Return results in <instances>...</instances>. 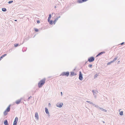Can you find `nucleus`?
Returning a JSON list of instances; mask_svg holds the SVG:
<instances>
[{"mask_svg": "<svg viewBox=\"0 0 125 125\" xmlns=\"http://www.w3.org/2000/svg\"><path fill=\"white\" fill-rule=\"evenodd\" d=\"M45 78H44L40 81L38 84V87L39 88H41L42 87L45 83Z\"/></svg>", "mask_w": 125, "mask_h": 125, "instance_id": "1", "label": "nucleus"}, {"mask_svg": "<svg viewBox=\"0 0 125 125\" xmlns=\"http://www.w3.org/2000/svg\"><path fill=\"white\" fill-rule=\"evenodd\" d=\"M70 73L69 72H64L62 73L60 76L62 75L63 76H68L69 75Z\"/></svg>", "mask_w": 125, "mask_h": 125, "instance_id": "2", "label": "nucleus"}, {"mask_svg": "<svg viewBox=\"0 0 125 125\" xmlns=\"http://www.w3.org/2000/svg\"><path fill=\"white\" fill-rule=\"evenodd\" d=\"M79 79L80 80H82L83 79V74L81 71L79 72Z\"/></svg>", "mask_w": 125, "mask_h": 125, "instance_id": "3", "label": "nucleus"}, {"mask_svg": "<svg viewBox=\"0 0 125 125\" xmlns=\"http://www.w3.org/2000/svg\"><path fill=\"white\" fill-rule=\"evenodd\" d=\"M94 57L92 56L89 58L88 59V61L89 62H92L94 61Z\"/></svg>", "mask_w": 125, "mask_h": 125, "instance_id": "4", "label": "nucleus"}, {"mask_svg": "<svg viewBox=\"0 0 125 125\" xmlns=\"http://www.w3.org/2000/svg\"><path fill=\"white\" fill-rule=\"evenodd\" d=\"M63 104L62 103H57L56 104V106L59 107L61 108L62 107Z\"/></svg>", "mask_w": 125, "mask_h": 125, "instance_id": "5", "label": "nucleus"}, {"mask_svg": "<svg viewBox=\"0 0 125 125\" xmlns=\"http://www.w3.org/2000/svg\"><path fill=\"white\" fill-rule=\"evenodd\" d=\"M88 0H78L77 1V2L79 3H80L86 2Z\"/></svg>", "mask_w": 125, "mask_h": 125, "instance_id": "6", "label": "nucleus"}, {"mask_svg": "<svg viewBox=\"0 0 125 125\" xmlns=\"http://www.w3.org/2000/svg\"><path fill=\"white\" fill-rule=\"evenodd\" d=\"M10 106L11 105L10 104L7 107V108H6V110H5L6 111H7V112H9L10 111Z\"/></svg>", "mask_w": 125, "mask_h": 125, "instance_id": "7", "label": "nucleus"}, {"mask_svg": "<svg viewBox=\"0 0 125 125\" xmlns=\"http://www.w3.org/2000/svg\"><path fill=\"white\" fill-rule=\"evenodd\" d=\"M105 53V52H100L98 53V54L96 56V57H97L99 56L102 55V54H103L104 53Z\"/></svg>", "mask_w": 125, "mask_h": 125, "instance_id": "8", "label": "nucleus"}, {"mask_svg": "<svg viewBox=\"0 0 125 125\" xmlns=\"http://www.w3.org/2000/svg\"><path fill=\"white\" fill-rule=\"evenodd\" d=\"M35 117L36 119H39V116L38 113L37 112H36L35 113Z\"/></svg>", "mask_w": 125, "mask_h": 125, "instance_id": "9", "label": "nucleus"}, {"mask_svg": "<svg viewBox=\"0 0 125 125\" xmlns=\"http://www.w3.org/2000/svg\"><path fill=\"white\" fill-rule=\"evenodd\" d=\"M21 99H20L19 100H17L16 101L15 103L17 104H19L21 102Z\"/></svg>", "mask_w": 125, "mask_h": 125, "instance_id": "10", "label": "nucleus"}, {"mask_svg": "<svg viewBox=\"0 0 125 125\" xmlns=\"http://www.w3.org/2000/svg\"><path fill=\"white\" fill-rule=\"evenodd\" d=\"M4 124L5 125H9V124L7 120H5L4 122Z\"/></svg>", "mask_w": 125, "mask_h": 125, "instance_id": "11", "label": "nucleus"}, {"mask_svg": "<svg viewBox=\"0 0 125 125\" xmlns=\"http://www.w3.org/2000/svg\"><path fill=\"white\" fill-rule=\"evenodd\" d=\"M61 17L60 16H59L57 18H56L55 20H54V24H55L56 22L58 20V19Z\"/></svg>", "mask_w": 125, "mask_h": 125, "instance_id": "12", "label": "nucleus"}, {"mask_svg": "<svg viewBox=\"0 0 125 125\" xmlns=\"http://www.w3.org/2000/svg\"><path fill=\"white\" fill-rule=\"evenodd\" d=\"M45 112L46 114H49V112L48 109L46 107H45Z\"/></svg>", "mask_w": 125, "mask_h": 125, "instance_id": "13", "label": "nucleus"}, {"mask_svg": "<svg viewBox=\"0 0 125 125\" xmlns=\"http://www.w3.org/2000/svg\"><path fill=\"white\" fill-rule=\"evenodd\" d=\"M77 75V74L76 73H74L73 72H71V75L72 76H74L76 75Z\"/></svg>", "mask_w": 125, "mask_h": 125, "instance_id": "14", "label": "nucleus"}, {"mask_svg": "<svg viewBox=\"0 0 125 125\" xmlns=\"http://www.w3.org/2000/svg\"><path fill=\"white\" fill-rule=\"evenodd\" d=\"M7 54H5L1 56L0 58V61L4 57L6 56Z\"/></svg>", "mask_w": 125, "mask_h": 125, "instance_id": "15", "label": "nucleus"}, {"mask_svg": "<svg viewBox=\"0 0 125 125\" xmlns=\"http://www.w3.org/2000/svg\"><path fill=\"white\" fill-rule=\"evenodd\" d=\"M18 120V118L17 117H16L15 118L14 122H17Z\"/></svg>", "mask_w": 125, "mask_h": 125, "instance_id": "16", "label": "nucleus"}, {"mask_svg": "<svg viewBox=\"0 0 125 125\" xmlns=\"http://www.w3.org/2000/svg\"><path fill=\"white\" fill-rule=\"evenodd\" d=\"M100 109L102 111H103L104 112H106L107 111V110H106L104 109L101 107H100Z\"/></svg>", "mask_w": 125, "mask_h": 125, "instance_id": "17", "label": "nucleus"}, {"mask_svg": "<svg viewBox=\"0 0 125 125\" xmlns=\"http://www.w3.org/2000/svg\"><path fill=\"white\" fill-rule=\"evenodd\" d=\"M14 46L15 47H18L19 46H20V45H19V44L18 43H14Z\"/></svg>", "mask_w": 125, "mask_h": 125, "instance_id": "18", "label": "nucleus"}, {"mask_svg": "<svg viewBox=\"0 0 125 125\" xmlns=\"http://www.w3.org/2000/svg\"><path fill=\"white\" fill-rule=\"evenodd\" d=\"M49 22V24L51 25H52L53 23L54 24V21L52 20L50 21Z\"/></svg>", "mask_w": 125, "mask_h": 125, "instance_id": "19", "label": "nucleus"}, {"mask_svg": "<svg viewBox=\"0 0 125 125\" xmlns=\"http://www.w3.org/2000/svg\"><path fill=\"white\" fill-rule=\"evenodd\" d=\"M118 57H116L115 58H114V59L112 61L113 62H114L115 61L118 59Z\"/></svg>", "mask_w": 125, "mask_h": 125, "instance_id": "20", "label": "nucleus"}, {"mask_svg": "<svg viewBox=\"0 0 125 125\" xmlns=\"http://www.w3.org/2000/svg\"><path fill=\"white\" fill-rule=\"evenodd\" d=\"M2 10L3 11L5 12L7 11V9L5 8H3L2 9Z\"/></svg>", "mask_w": 125, "mask_h": 125, "instance_id": "21", "label": "nucleus"}, {"mask_svg": "<svg viewBox=\"0 0 125 125\" xmlns=\"http://www.w3.org/2000/svg\"><path fill=\"white\" fill-rule=\"evenodd\" d=\"M7 112V111L5 110L4 112L3 113H4V115L5 116H6L7 115V114H8L7 112Z\"/></svg>", "mask_w": 125, "mask_h": 125, "instance_id": "22", "label": "nucleus"}, {"mask_svg": "<svg viewBox=\"0 0 125 125\" xmlns=\"http://www.w3.org/2000/svg\"><path fill=\"white\" fill-rule=\"evenodd\" d=\"M119 115H123V111H121L119 113Z\"/></svg>", "mask_w": 125, "mask_h": 125, "instance_id": "23", "label": "nucleus"}, {"mask_svg": "<svg viewBox=\"0 0 125 125\" xmlns=\"http://www.w3.org/2000/svg\"><path fill=\"white\" fill-rule=\"evenodd\" d=\"M113 61H112L110 62H108L107 63V65H109L110 64H111L112 63H113Z\"/></svg>", "mask_w": 125, "mask_h": 125, "instance_id": "24", "label": "nucleus"}, {"mask_svg": "<svg viewBox=\"0 0 125 125\" xmlns=\"http://www.w3.org/2000/svg\"><path fill=\"white\" fill-rule=\"evenodd\" d=\"M86 102L89 103V104H93L92 102H90V101H86Z\"/></svg>", "mask_w": 125, "mask_h": 125, "instance_id": "25", "label": "nucleus"}, {"mask_svg": "<svg viewBox=\"0 0 125 125\" xmlns=\"http://www.w3.org/2000/svg\"><path fill=\"white\" fill-rule=\"evenodd\" d=\"M98 75V74H96L94 76V78H97V77Z\"/></svg>", "mask_w": 125, "mask_h": 125, "instance_id": "26", "label": "nucleus"}, {"mask_svg": "<svg viewBox=\"0 0 125 125\" xmlns=\"http://www.w3.org/2000/svg\"><path fill=\"white\" fill-rule=\"evenodd\" d=\"M34 30L36 32H38L39 31L38 30L37 28H34Z\"/></svg>", "mask_w": 125, "mask_h": 125, "instance_id": "27", "label": "nucleus"}, {"mask_svg": "<svg viewBox=\"0 0 125 125\" xmlns=\"http://www.w3.org/2000/svg\"><path fill=\"white\" fill-rule=\"evenodd\" d=\"M92 65L90 64H89L88 65V66L90 68H91L92 67Z\"/></svg>", "mask_w": 125, "mask_h": 125, "instance_id": "28", "label": "nucleus"}, {"mask_svg": "<svg viewBox=\"0 0 125 125\" xmlns=\"http://www.w3.org/2000/svg\"><path fill=\"white\" fill-rule=\"evenodd\" d=\"M13 0L10 1L8 2V3L9 4H10L12 3L13 2Z\"/></svg>", "mask_w": 125, "mask_h": 125, "instance_id": "29", "label": "nucleus"}, {"mask_svg": "<svg viewBox=\"0 0 125 125\" xmlns=\"http://www.w3.org/2000/svg\"><path fill=\"white\" fill-rule=\"evenodd\" d=\"M32 97L31 96H30V97H29L28 98V99L27 100L28 101H29V100Z\"/></svg>", "mask_w": 125, "mask_h": 125, "instance_id": "30", "label": "nucleus"}, {"mask_svg": "<svg viewBox=\"0 0 125 125\" xmlns=\"http://www.w3.org/2000/svg\"><path fill=\"white\" fill-rule=\"evenodd\" d=\"M17 122H14L13 125H17Z\"/></svg>", "mask_w": 125, "mask_h": 125, "instance_id": "31", "label": "nucleus"}, {"mask_svg": "<svg viewBox=\"0 0 125 125\" xmlns=\"http://www.w3.org/2000/svg\"><path fill=\"white\" fill-rule=\"evenodd\" d=\"M17 122H14L13 125H17Z\"/></svg>", "mask_w": 125, "mask_h": 125, "instance_id": "32", "label": "nucleus"}, {"mask_svg": "<svg viewBox=\"0 0 125 125\" xmlns=\"http://www.w3.org/2000/svg\"><path fill=\"white\" fill-rule=\"evenodd\" d=\"M51 17H52V16H51V14H50L49 15L48 18L51 19Z\"/></svg>", "mask_w": 125, "mask_h": 125, "instance_id": "33", "label": "nucleus"}, {"mask_svg": "<svg viewBox=\"0 0 125 125\" xmlns=\"http://www.w3.org/2000/svg\"><path fill=\"white\" fill-rule=\"evenodd\" d=\"M93 93L94 94V95H95L94 94L95 93V92L94 91V90H92Z\"/></svg>", "mask_w": 125, "mask_h": 125, "instance_id": "34", "label": "nucleus"}, {"mask_svg": "<svg viewBox=\"0 0 125 125\" xmlns=\"http://www.w3.org/2000/svg\"><path fill=\"white\" fill-rule=\"evenodd\" d=\"M95 107H96L97 108H99L100 109V107L99 106H98V105H95Z\"/></svg>", "mask_w": 125, "mask_h": 125, "instance_id": "35", "label": "nucleus"}, {"mask_svg": "<svg viewBox=\"0 0 125 125\" xmlns=\"http://www.w3.org/2000/svg\"><path fill=\"white\" fill-rule=\"evenodd\" d=\"M124 43H125L124 42H122V43H121L120 44H119L118 45H123L124 44Z\"/></svg>", "mask_w": 125, "mask_h": 125, "instance_id": "36", "label": "nucleus"}, {"mask_svg": "<svg viewBox=\"0 0 125 125\" xmlns=\"http://www.w3.org/2000/svg\"><path fill=\"white\" fill-rule=\"evenodd\" d=\"M50 19H51L48 18L47 21H48V22H49L50 21H51L50 20Z\"/></svg>", "mask_w": 125, "mask_h": 125, "instance_id": "37", "label": "nucleus"}, {"mask_svg": "<svg viewBox=\"0 0 125 125\" xmlns=\"http://www.w3.org/2000/svg\"><path fill=\"white\" fill-rule=\"evenodd\" d=\"M37 22L38 23H40V21L39 20H38L37 21Z\"/></svg>", "mask_w": 125, "mask_h": 125, "instance_id": "38", "label": "nucleus"}, {"mask_svg": "<svg viewBox=\"0 0 125 125\" xmlns=\"http://www.w3.org/2000/svg\"><path fill=\"white\" fill-rule=\"evenodd\" d=\"M88 62V61H87L85 63V65L86 64H87V62Z\"/></svg>", "mask_w": 125, "mask_h": 125, "instance_id": "39", "label": "nucleus"}, {"mask_svg": "<svg viewBox=\"0 0 125 125\" xmlns=\"http://www.w3.org/2000/svg\"><path fill=\"white\" fill-rule=\"evenodd\" d=\"M61 96L62 95V92H61Z\"/></svg>", "mask_w": 125, "mask_h": 125, "instance_id": "40", "label": "nucleus"}, {"mask_svg": "<svg viewBox=\"0 0 125 125\" xmlns=\"http://www.w3.org/2000/svg\"><path fill=\"white\" fill-rule=\"evenodd\" d=\"M93 105H94V106H95V105H96L95 104H92Z\"/></svg>", "mask_w": 125, "mask_h": 125, "instance_id": "41", "label": "nucleus"}, {"mask_svg": "<svg viewBox=\"0 0 125 125\" xmlns=\"http://www.w3.org/2000/svg\"><path fill=\"white\" fill-rule=\"evenodd\" d=\"M24 42V41H23V42H22V43H20V44H22Z\"/></svg>", "mask_w": 125, "mask_h": 125, "instance_id": "42", "label": "nucleus"}, {"mask_svg": "<svg viewBox=\"0 0 125 125\" xmlns=\"http://www.w3.org/2000/svg\"><path fill=\"white\" fill-rule=\"evenodd\" d=\"M48 105L49 106H50L51 105V104L50 103H49Z\"/></svg>", "mask_w": 125, "mask_h": 125, "instance_id": "43", "label": "nucleus"}, {"mask_svg": "<svg viewBox=\"0 0 125 125\" xmlns=\"http://www.w3.org/2000/svg\"><path fill=\"white\" fill-rule=\"evenodd\" d=\"M56 6H54V8H55V9H56Z\"/></svg>", "mask_w": 125, "mask_h": 125, "instance_id": "44", "label": "nucleus"}, {"mask_svg": "<svg viewBox=\"0 0 125 125\" xmlns=\"http://www.w3.org/2000/svg\"><path fill=\"white\" fill-rule=\"evenodd\" d=\"M102 121L103 122V123H105V122H104V121Z\"/></svg>", "mask_w": 125, "mask_h": 125, "instance_id": "45", "label": "nucleus"}, {"mask_svg": "<svg viewBox=\"0 0 125 125\" xmlns=\"http://www.w3.org/2000/svg\"><path fill=\"white\" fill-rule=\"evenodd\" d=\"M35 92H36V91H34V93H33L32 94L33 95L34 94Z\"/></svg>", "mask_w": 125, "mask_h": 125, "instance_id": "46", "label": "nucleus"}, {"mask_svg": "<svg viewBox=\"0 0 125 125\" xmlns=\"http://www.w3.org/2000/svg\"><path fill=\"white\" fill-rule=\"evenodd\" d=\"M15 21H17V20H14Z\"/></svg>", "mask_w": 125, "mask_h": 125, "instance_id": "47", "label": "nucleus"}, {"mask_svg": "<svg viewBox=\"0 0 125 125\" xmlns=\"http://www.w3.org/2000/svg\"><path fill=\"white\" fill-rule=\"evenodd\" d=\"M76 69V68H75L74 70H73V71H74Z\"/></svg>", "mask_w": 125, "mask_h": 125, "instance_id": "48", "label": "nucleus"}, {"mask_svg": "<svg viewBox=\"0 0 125 125\" xmlns=\"http://www.w3.org/2000/svg\"><path fill=\"white\" fill-rule=\"evenodd\" d=\"M119 62H120V61H118V63H119Z\"/></svg>", "mask_w": 125, "mask_h": 125, "instance_id": "49", "label": "nucleus"}, {"mask_svg": "<svg viewBox=\"0 0 125 125\" xmlns=\"http://www.w3.org/2000/svg\"><path fill=\"white\" fill-rule=\"evenodd\" d=\"M22 15V14H20V16L21 15Z\"/></svg>", "mask_w": 125, "mask_h": 125, "instance_id": "50", "label": "nucleus"}, {"mask_svg": "<svg viewBox=\"0 0 125 125\" xmlns=\"http://www.w3.org/2000/svg\"><path fill=\"white\" fill-rule=\"evenodd\" d=\"M96 92H98V91H96Z\"/></svg>", "mask_w": 125, "mask_h": 125, "instance_id": "51", "label": "nucleus"}]
</instances>
